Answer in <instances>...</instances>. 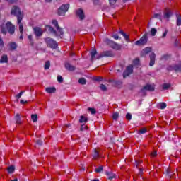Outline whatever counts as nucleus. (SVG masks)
Segmentation results:
<instances>
[{"label": "nucleus", "instance_id": "f257e3e1", "mask_svg": "<svg viewBox=\"0 0 181 181\" xmlns=\"http://www.w3.org/2000/svg\"><path fill=\"white\" fill-rule=\"evenodd\" d=\"M11 15L17 16V23L18 25L19 32L21 33L20 39H23V23H22V19H23V14L21 12V9L18 6H14L11 9Z\"/></svg>", "mask_w": 181, "mask_h": 181}, {"label": "nucleus", "instance_id": "f03ea898", "mask_svg": "<svg viewBox=\"0 0 181 181\" xmlns=\"http://www.w3.org/2000/svg\"><path fill=\"white\" fill-rule=\"evenodd\" d=\"M47 47H50V49H57L58 45L57 42L50 37H46L44 39Z\"/></svg>", "mask_w": 181, "mask_h": 181}, {"label": "nucleus", "instance_id": "7ed1b4c3", "mask_svg": "<svg viewBox=\"0 0 181 181\" xmlns=\"http://www.w3.org/2000/svg\"><path fill=\"white\" fill-rule=\"evenodd\" d=\"M69 8H70V4H63L58 9V15H59V16H64V15L66 14V12L69 11Z\"/></svg>", "mask_w": 181, "mask_h": 181}, {"label": "nucleus", "instance_id": "20e7f679", "mask_svg": "<svg viewBox=\"0 0 181 181\" xmlns=\"http://www.w3.org/2000/svg\"><path fill=\"white\" fill-rule=\"evenodd\" d=\"M148 43V33H145L143 37L135 42L136 46H144Z\"/></svg>", "mask_w": 181, "mask_h": 181}, {"label": "nucleus", "instance_id": "39448f33", "mask_svg": "<svg viewBox=\"0 0 181 181\" xmlns=\"http://www.w3.org/2000/svg\"><path fill=\"white\" fill-rule=\"evenodd\" d=\"M133 72H134V66L133 65L128 66L123 74L124 78H125V77H128L129 74H132Z\"/></svg>", "mask_w": 181, "mask_h": 181}, {"label": "nucleus", "instance_id": "423d86ee", "mask_svg": "<svg viewBox=\"0 0 181 181\" xmlns=\"http://www.w3.org/2000/svg\"><path fill=\"white\" fill-rule=\"evenodd\" d=\"M6 28L10 35H13L15 33V25H13L12 23L7 22Z\"/></svg>", "mask_w": 181, "mask_h": 181}, {"label": "nucleus", "instance_id": "0eeeda50", "mask_svg": "<svg viewBox=\"0 0 181 181\" xmlns=\"http://www.w3.org/2000/svg\"><path fill=\"white\" fill-rule=\"evenodd\" d=\"M45 30L47 32H49V33H54L55 36H62V35H60V32H56V30H54V28H53V27L50 26V25H46L45 26Z\"/></svg>", "mask_w": 181, "mask_h": 181}, {"label": "nucleus", "instance_id": "6e6552de", "mask_svg": "<svg viewBox=\"0 0 181 181\" xmlns=\"http://www.w3.org/2000/svg\"><path fill=\"white\" fill-rule=\"evenodd\" d=\"M114 54L111 51H106L100 54L97 59H101V57H112Z\"/></svg>", "mask_w": 181, "mask_h": 181}, {"label": "nucleus", "instance_id": "1a4fd4ad", "mask_svg": "<svg viewBox=\"0 0 181 181\" xmlns=\"http://www.w3.org/2000/svg\"><path fill=\"white\" fill-rule=\"evenodd\" d=\"M33 31L35 36L38 37H40L43 35V29L40 28V27H35Z\"/></svg>", "mask_w": 181, "mask_h": 181}, {"label": "nucleus", "instance_id": "9d476101", "mask_svg": "<svg viewBox=\"0 0 181 181\" xmlns=\"http://www.w3.org/2000/svg\"><path fill=\"white\" fill-rule=\"evenodd\" d=\"M52 23L55 25L57 31L59 32V34H58V35H64V33L63 32L62 28H60V27H59V23L57 22V20H52Z\"/></svg>", "mask_w": 181, "mask_h": 181}, {"label": "nucleus", "instance_id": "9b49d317", "mask_svg": "<svg viewBox=\"0 0 181 181\" xmlns=\"http://www.w3.org/2000/svg\"><path fill=\"white\" fill-rule=\"evenodd\" d=\"M76 16L81 19V21H83V19L85 18L84 11L83 9L79 8L76 10Z\"/></svg>", "mask_w": 181, "mask_h": 181}, {"label": "nucleus", "instance_id": "f8f14e48", "mask_svg": "<svg viewBox=\"0 0 181 181\" xmlns=\"http://www.w3.org/2000/svg\"><path fill=\"white\" fill-rule=\"evenodd\" d=\"M156 55L155 54V53L152 52L150 54V63H149V66H151V67H152V66H153L155 64V59H156Z\"/></svg>", "mask_w": 181, "mask_h": 181}, {"label": "nucleus", "instance_id": "ddd939ff", "mask_svg": "<svg viewBox=\"0 0 181 181\" xmlns=\"http://www.w3.org/2000/svg\"><path fill=\"white\" fill-rule=\"evenodd\" d=\"M172 16V11L169 8H165L164 11V18L165 19H169Z\"/></svg>", "mask_w": 181, "mask_h": 181}, {"label": "nucleus", "instance_id": "4468645a", "mask_svg": "<svg viewBox=\"0 0 181 181\" xmlns=\"http://www.w3.org/2000/svg\"><path fill=\"white\" fill-rule=\"evenodd\" d=\"M144 90L148 91H155V85L147 84L143 87Z\"/></svg>", "mask_w": 181, "mask_h": 181}, {"label": "nucleus", "instance_id": "2eb2a0df", "mask_svg": "<svg viewBox=\"0 0 181 181\" xmlns=\"http://www.w3.org/2000/svg\"><path fill=\"white\" fill-rule=\"evenodd\" d=\"M151 52H152V48L151 47H146L144 49L142 50L141 52V56H146V54H148V53H151Z\"/></svg>", "mask_w": 181, "mask_h": 181}, {"label": "nucleus", "instance_id": "dca6fc26", "mask_svg": "<svg viewBox=\"0 0 181 181\" xmlns=\"http://www.w3.org/2000/svg\"><path fill=\"white\" fill-rule=\"evenodd\" d=\"M65 67L66 70H69V71H74L76 70V67H74L73 65H71L70 64H66Z\"/></svg>", "mask_w": 181, "mask_h": 181}, {"label": "nucleus", "instance_id": "f3484780", "mask_svg": "<svg viewBox=\"0 0 181 181\" xmlns=\"http://www.w3.org/2000/svg\"><path fill=\"white\" fill-rule=\"evenodd\" d=\"M9 50H15L18 45L15 42H10L8 45Z\"/></svg>", "mask_w": 181, "mask_h": 181}, {"label": "nucleus", "instance_id": "a211bd4d", "mask_svg": "<svg viewBox=\"0 0 181 181\" xmlns=\"http://www.w3.org/2000/svg\"><path fill=\"white\" fill-rule=\"evenodd\" d=\"M97 54V50L95 48H93L92 51L90 52V60L93 62L94 60V58L95 57V55Z\"/></svg>", "mask_w": 181, "mask_h": 181}, {"label": "nucleus", "instance_id": "6ab92c4d", "mask_svg": "<svg viewBox=\"0 0 181 181\" xmlns=\"http://www.w3.org/2000/svg\"><path fill=\"white\" fill-rule=\"evenodd\" d=\"M99 158H103V156H100L98 151L95 149L94 151L93 159L96 160V159H98Z\"/></svg>", "mask_w": 181, "mask_h": 181}, {"label": "nucleus", "instance_id": "aec40b11", "mask_svg": "<svg viewBox=\"0 0 181 181\" xmlns=\"http://www.w3.org/2000/svg\"><path fill=\"white\" fill-rule=\"evenodd\" d=\"M112 49H115V50H121V45L115 42H112Z\"/></svg>", "mask_w": 181, "mask_h": 181}, {"label": "nucleus", "instance_id": "412c9836", "mask_svg": "<svg viewBox=\"0 0 181 181\" xmlns=\"http://www.w3.org/2000/svg\"><path fill=\"white\" fill-rule=\"evenodd\" d=\"M157 108L159 110H165L166 108V103H160L157 105Z\"/></svg>", "mask_w": 181, "mask_h": 181}, {"label": "nucleus", "instance_id": "4be33fe9", "mask_svg": "<svg viewBox=\"0 0 181 181\" xmlns=\"http://www.w3.org/2000/svg\"><path fill=\"white\" fill-rule=\"evenodd\" d=\"M8 62V55H3L0 59V63H7Z\"/></svg>", "mask_w": 181, "mask_h": 181}, {"label": "nucleus", "instance_id": "5701e85b", "mask_svg": "<svg viewBox=\"0 0 181 181\" xmlns=\"http://www.w3.org/2000/svg\"><path fill=\"white\" fill-rule=\"evenodd\" d=\"M47 93H49V94H52V93H56V88H46Z\"/></svg>", "mask_w": 181, "mask_h": 181}, {"label": "nucleus", "instance_id": "b1692460", "mask_svg": "<svg viewBox=\"0 0 181 181\" xmlns=\"http://www.w3.org/2000/svg\"><path fill=\"white\" fill-rule=\"evenodd\" d=\"M107 179H109V180H112V179H114V177H115V174H114L112 173H107Z\"/></svg>", "mask_w": 181, "mask_h": 181}, {"label": "nucleus", "instance_id": "393cba45", "mask_svg": "<svg viewBox=\"0 0 181 181\" xmlns=\"http://www.w3.org/2000/svg\"><path fill=\"white\" fill-rule=\"evenodd\" d=\"M119 117V113H118L117 112H115L112 115V119H114L115 121H117Z\"/></svg>", "mask_w": 181, "mask_h": 181}, {"label": "nucleus", "instance_id": "a878e982", "mask_svg": "<svg viewBox=\"0 0 181 181\" xmlns=\"http://www.w3.org/2000/svg\"><path fill=\"white\" fill-rule=\"evenodd\" d=\"M119 33L121 35H122V36L124 37L125 40H127V41L129 40V36H128V35H126V33L124 31L121 30V31H119Z\"/></svg>", "mask_w": 181, "mask_h": 181}, {"label": "nucleus", "instance_id": "bb28decb", "mask_svg": "<svg viewBox=\"0 0 181 181\" xmlns=\"http://www.w3.org/2000/svg\"><path fill=\"white\" fill-rule=\"evenodd\" d=\"M8 173H13L15 172V166L11 165L7 168Z\"/></svg>", "mask_w": 181, "mask_h": 181}, {"label": "nucleus", "instance_id": "cd10ccee", "mask_svg": "<svg viewBox=\"0 0 181 181\" xmlns=\"http://www.w3.org/2000/svg\"><path fill=\"white\" fill-rule=\"evenodd\" d=\"M177 25L181 26V16L179 14H177Z\"/></svg>", "mask_w": 181, "mask_h": 181}, {"label": "nucleus", "instance_id": "c85d7f7f", "mask_svg": "<svg viewBox=\"0 0 181 181\" xmlns=\"http://www.w3.org/2000/svg\"><path fill=\"white\" fill-rule=\"evenodd\" d=\"M45 70H49L50 69V61H47L44 66Z\"/></svg>", "mask_w": 181, "mask_h": 181}, {"label": "nucleus", "instance_id": "c756f323", "mask_svg": "<svg viewBox=\"0 0 181 181\" xmlns=\"http://www.w3.org/2000/svg\"><path fill=\"white\" fill-rule=\"evenodd\" d=\"M88 119L87 117H84V116H81V118L79 119V122H81V124H83V122H87Z\"/></svg>", "mask_w": 181, "mask_h": 181}, {"label": "nucleus", "instance_id": "7c9ffc66", "mask_svg": "<svg viewBox=\"0 0 181 181\" xmlns=\"http://www.w3.org/2000/svg\"><path fill=\"white\" fill-rule=\"evenodd\" d=\"M162 87L163 90H168V88H170V83H164Z\"/></svg>", "mask_w": 181, "mask_h": 181}, {"label": "nucleus", "instance_id": "2f4dec72", "mask_svg": "<svg viewBox=\"0 0 181 181\" xmlns=\"http://www.w3.org/2000/svg\"><path fill=\"white\" fill-rule=\"evenodd\" d=\"M173 70L176 71H181V64L180 65H175L173 67Z\"/></svg>", "mask_w": 181, "mask_h": 181}, {"label": "nucleus", "instance_id": "473e14b6", "mask_svg": "<svg viewBox=\"0 0 181 181\" xmlns=\"http://www.w3.org/2000/svg\"><path fill=\"white\" fill-rule=\"evenodd\" d=\"M78 83H79V84H83V85H84V84H86V83H87V81L86 80V78H80V79L78 80Z\"/></svg>", "mask_w": 181, "mask_h": 181}, {"label": "nucleus", "instance_id": "72a5a7b5", "mask_svg": "<svg viewBox=\"0 0 181 181\" xmlns=\"http://www.w3.org/2000/svg\"><path fill=\"white\" fill-rule=\"evenodd\" d=\"M139 63H140V61H139V58H136L134 61H133V64L134 66H139Z\"/></svg>", "mask_w": 181, "mask_h": 181}, {"label": "nucleus", "instance_id": "f704fd0d", "mask_svg": "<svg viewBox=\"0 0 181 181\" xmlns=\"http://www.w3.org/2000/svg\"><path fill=\"white\" fill-rule=\"evenodd\" d=\"M148 132V129L146 128H142L139 130V134H146V132Z\"/></svg>", "mask_w": 181, "mask_h": 181}, {"label": "nucleus", "instance_id": "c9c22d12", "mask_svg": "<svg viewBox=\"0 0 181 181\" xmlns=\"http://www.w3.org/2000/svg\"><path fill=\"white\" fill-rule=\"evenodd\" d=\"M103 169L104 168L101 165V166L98 167V168H95V172H96V173H100V172H103Z\"/></svg>", "mask_w": 181, "mask_h": 181}, {"label": "nucleus", "instance_id": "e433bc0d", "mask_svg": "<svg viewBox=\"0 0 181 181\" xmlns=\"http://www.w3.org/2000/svg\"><path fill=\"white\" fill-rule=\"evenodd\" d=\"M31 119H33V122H36L37 121V115H32Z\"/></svg>", "mask_w": 181, "mask_h": 181}, {"label": "nucleus", "instance_id": "4c0bfd02", "mask_svg": "<svg viewBox=\"0 0 181 181\" xmlns=\"http://www.w3.org/2000/svg\"><path fill=\"white\" fill-rule=\"evenodd\" d=\"M100 88L102 90V91H107V86H105L104 84H101Z\"/></svg>", "mask_w": 181, "mask_h": 181}, {"label": "nucleus", "instance_id": "58836bf2", "mask_svg": "<svg viewBox=\"0 0 181 181\" xmlns=\"http://www.w3.org/2000/svg\"><path fill=\"white\" fill-rule=\"evenodd\" d=\"M132 118V115H131V113H127L126 115V119H127L128 121H131Z\"/></svg>", "mask_w": 181, "mask_h": 181}, {"label": "nucleus", "instance_id": "ea45409f", "mask_svg": "<svg viewBox=\"0 0 181 181\" xmlns=\"http://www.w3.org/2000/svg\"><path fill=\"white\" fill-rule=\"evenodd\" d=\"M156 32H157V30L155 28H152L151 30V33L153 36H155L156 35Z\"/></svg>", "mask_w": 181, "mask_h": 181}, {"label": "nucleus", "instance_id": "a19ab883", "mask_svg": "<svg viewBox=\"0 0 181 181\" xmlns=\"http://www.w3.org/2000/svg\"><path fill=\"white\" fill-rule=\"evenodd\" d=\"M88 111H90V114H93V115H94V114H95V109H94V108H91V107H89L88 109Z\"/></svg>", "mask_w": 181, "mask_h": 181}, {"label": "nucleus", "instance_id": "79ce46f5", "mask_svg": "<svg viewBox=\"0 0 181 181\" xmlns=\"http://www.w3.org/2000/svg\"><path fill=\"white\" fill-rule=\"evenodd\" d=\"M25 93L24 90H22L21 92L19 93V94L16 95V98L19 99L22 97V95Z\"/></svg>", "mask_w": 181, "mask_h": 181}, {"label": "nucleus", "instance_id": "37998d69", "mask_svg": "<svg viewBox=\"0 0 181 181\" xmlns=\"http://www.w3.org/2000/svg\"><path fill=\"white\" fill-rule=\"evenodd\" d=\"M57 81L59 83H63V77H62V76H58Z\"/></svg>", "mask_w": 181, "mask_h": 181}, {"label": "nucleus", "instance_id": "c03bdc74", "mask_svg": "<svg viewBox=\"0 0 181 181\" xmlns=\"http://www.w3.org/2000/svg\"><path fill=\"white\" fill-rule=\"evenodd\" d=\"M87 129V126L86 124L81 126V131H86Z\"/></svg>", "mask_w": 181, "mask_h": 181}, {"label": "nucleus", "instance_id": "a18cd8bd", "mask_svg": "<svg viewBox=\"0 0 181 181\" xmlns=\"http://www.w3.org/2000/svg\"><path fill=\"white\" fill-rule=\"evenodd\" d=\"M109 2L110 5H115V2H117V0H109Z\"/></svg>", "mask_w": 181, "mask_h": 181}, {"label": "nucleus", "instance_id": "49530a36", "mask_svg": "<svg viewBox=\"0 0 181 181\" xmlns=\"http://www.w3.org/2000/svg\"><path fill=\"white\" fill-rule=\"evenodd\" d=\"M28 39H29V40H30V45H31L32 46H33V41L32 40V35H29V36H28Z\"/></svg>", "mask_w": 181, "mask_h": 181}, {"label": "nucleus", "instance_id": "de8ad7c7", "mask_svg": "<svg viewBox=\"0 0 181 181\" xmlns=\"http://www.w3.org/2000/svg\"><path fill=\"white\" fill-rule=\"evenodd\" d=\"M0 47H4V40L0 37Z\"/></svg>", "mask_w": 181, "mask_h": 181}, {"label": "nucleus", "instance_id": "09e8293b", "mask_svg": "<svg viewBox=\"0 0 181 181\" xmlns=\"http://www.w3.org/2000/svg\"><path fill=\"white\" fill-rule=\"evenodd\" d=\"M96 81H101L103 80V78L101 76H98L95 78Z\"/></svg>", "mask_w": 181, "mask_h": 181}, {"label": "nucleus", "instance_id": "8fccbe9b", "mask_svg": "<svg viewBox=\"0 0 181 181\" xmlns=\"http://www.w3.org/2000/svg\"><path fill=\"white\" fill-rule=\"evenodd\" d=\"M1 33H4V35H6V29H5L4 28H1Z\"/></svg>", "mask_w": 181, "mask_h": 181}, {"label": "nucleus", "instance_id": "3c124183", "mask_svg": "<svg viewBox=\"0 0 181 181\" xmlns=\"http://www.w3.org/2000/svg\"><path fill=\"white\" fill-rule=\"evenodd\" d=\"M166 35H168V30H165L164 33L162 35V37H166Z\"/></svg>", "mask_w": 181, "mask_h": 181}, {"label": "nucleus", "instance_id": "603ef678", "mask_svg": "<svg viewBox=\"0 0 181 181\" xmlns=\"http://www.w3.org/2000/svg\"><path fill=\"white\" fill-rule=\"evenodd\" d=\"M16 117L18 118L17 119V124H21V119L19 118V115H16Z\"/></svg>", "mask_w": 181, "mask_h": 181}, {"label": "nucleus", "instance_id": "864d4df0", "mask_svg": "<svg viewBox=\"0 0 181 181\" xmlns=\"http://www.w3.org/2000/svg\"><path fill=\"white\" fill-rule=\"evenodd\" d=\"M153 18H160V14L156 13L153 16Z\"/></svg>", "mask_w": 181, "mask_h": 181}, {"label": "nucleus", "instance_id": "5fc2aeb1", "mask_svg": "<svg viewBox=\"0 0 181 181\" xmlns=\"http://www.w3.org/2000/svg\"><path fill=\"white\" fill-rule=\"evenodd\" d=\"M156 155H157L156 151H153L151 153L152 158H155L156 156Z\"/></svg>", "mask_w": 181, "mask_h": 181}, {"label": "nucleus", "instance_id": "6e6d98bb", "mask_svg": "<svg viewBox=\"0 0 181 181\" xmlns=\"http://www.w3.org/2000/svg\"><path fill=\"white\" fill-rule=\"evenodd\" d=\"M20 103L22 104V105H25V104H28V101H25V100H21V101H20Z\"/></svg>", "mask_w": 181, "mask_h": 181}, {"label": "nucleus", "instance_id": "4d7b16f0", "mask_svg": "<svg viewBox=\"0 0 181 181\" xmlns=\"http://www.w3.org/2000/svg\"><path fill=\"white\" fill-rule=\"evenodd\" d=\"M10 4H13L14 2H16L17 0H6Z\"/></svg>", "mask_w": 181, "mask_h": 181}, {"label": "nucleus", "instance_id": "13d9d810", "mask_svg": "<svg viewBox=\"0 0 181 181\" xmlns=\"http://www.w3.org/2000/svg\"><path fill=\"white\" fill-rule=\"evenodd\" d=\"M112 37H114V39H115V40L119 39L118 35H115L112 36Z\"/></svg>", "mask_w": 181, "mask_h": 181}, {"label": "nucleus", "instance_id": "bf43d9fd", "mask_svg": "<svg viewBox=\"0 0 181 181\" xmlns=\"http://www.w3.org/2000/svg\"><path fill=\"white\" fill-rule=\"evenodd\" d=\"M45 2H52V0H45Z\"/></svg>", "mask_w": 181, "mask_h": 181}, {"label": "nucleus", "instance_id": "052dcab7", "mask_svg": "<svg viewBox=\"0 0 181 181\" xmlns=\"http://www.w3.org/2000/svg\"><path fill=\"white\" fill-rule=\"evenodd\" d=\"M94 1V2H95V1H98V0H93Z\"/></svg>", "mask_w": 181, "mask_h": 181}]
</instances>
